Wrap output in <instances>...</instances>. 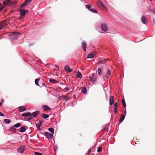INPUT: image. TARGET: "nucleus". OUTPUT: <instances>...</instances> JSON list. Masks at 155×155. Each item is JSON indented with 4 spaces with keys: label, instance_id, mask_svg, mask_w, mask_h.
<instances>
[{
    "label": "nucleus",
    "instance_id": "2",
    "mask_svg": "<svg viewBox=\"0 0 155 155\" xmlns=\"http://www.w3.org/2000/svg\"><path fill=\"white\" fill-rule=\"evenodd\" d=\"M9 23L8 20H6L4 21L0 22V29H3Z\"/></svg>",
    "mask_w": 155,
    "mask_h": 155
},
{
    "label": "nucleus",
    "instance_id": "31",
    "mask_svg": "<svg viewBox=\"0 0 155 155\" xmlns=\"http://www.w3.org/2000/svg\"><path fill=\"white\" fill-rule=\"evenodd\" d=\"M122 103L123 104V106L124 107H126V104L125 103V100L124 99H122Z\"/></svg>",
    "mask_w": 155,
    "mask_h": 155
},
{
    "label": "nucleus",
    "instance_id": "35",
    "mask_svg": "<svg viewBox=\"0 0 155 155\" xmlns=\"http://www.w3.org/2000/svg\"><path fill=\"white\" fill-rule=\"evenodd\" d=\"M90 11L91 12H93V13H97V11L94 9H90Z\"/></svg>",
    "mask_w": 155,
    "mask_h": 155
},
{
    "label": "nucleus",
    "instance_id": "36",
    "mask_svg": "<svg viewBox=\"0 0 155 155\" xmlns=\"http://www.w3.org/2000/svg\"><path fill=\"white\" fill-rule=\"evenodd\" d=\"M27 4V2L25 1L24 3L22 4L21 6H20L21 8H22L23 7H25L26 5Z\"/></svg>",
    "mask_w": 155,
    "mask_h": 155
},
{
    "label": "nucleus",
    "instance_id": "34",
    "mask_svg": "<svg viewBox=\"0 0 155 155\" xmlns=\"http://www.w3.org/2000/svg\"><path fill=\"white\" fill-rule=\"evenodd\" d=\"M97 72L98 75H100L101 74V71L100 68H98L97 70Z\"/></svg>",
    "mask_w": 155,
    "mask_h": 155
},
{
    "label": "nucleus",
    "instance_id": "18",
    "mask_svg": "<svg viewBox=\"0 0 155 155\" xmlns=\"http://www.w3.org/2000/svg\"><path fill=\"white\" fill-rule=\"evenodd\" d=\"M142 22L144 24H145L147 21V20L145 19L144 16H142L141 18Z\"/></svg>",
    "mask_w": 155,
    "mask_h": 155
},
{
    "label": "nucleus",
    "instance_id": "46",
    "mask_svg": "<svg viewBox=\"0 0 155 155\" xmlns=\"http://www.w3.org/2000/svg\"><path fill=\"white\" fill-rule=\"evenodd\" d=\"M153 23L155 24V20L153 19Z\"/></svg>",
    "mask_w": 155,
    "mask_h": 155
},
{
    "label": "nucleus",
    "instance_id": "32",
    "mask_svg": "<svg viewBox=\"0 0 155 155\" xmlns=\"http://www.w3.org/2000/svg\"><path fill=\"white\" fill-rule=\"evenodd\" d=\"M21 125V124L20 123H18L16 124H15V125H14V127H16V128H18V127H19Z\"/></svg>",
    "mask_w": 155,
    "mask_h": 155
},
{
    "label": "nucleus",
    "instance_id": "10",
    "mask_svg": "<svg viewBox=\"0 0 155 155\" xmlns=\"http://www.w3.org/2000/svg\"><path fill=\"white\" fill-rule=\"evenodd\" d=\"M114 97L113 96H111L110 98L109 104L110 105L113 104L114 102Z\"/></svg>",
    "mask_w": 155,
    "mask_h": 155
},
{
    "label": "nucleus",
    "instance_id": "9",
    "mask_svg": "<svg viewBox=\"0 0 155 155\" xmlns=\"http://www.w3.org/2000/svg\"><path fill=\"white\" fill-rule=\"evenodd\" d=\"M18 109L20 112H23L26 110V108L23 106H21L18 107Z\"/></svg>",
    "mask_w": 155,
    "mask_h": 155
},
{
    "label": "nucleus",
    "instance_id": "12",
    "mask_svg": "<svg viewBox=\"0 0 155 155\" xmlns=\"http://www.w3.org/2000/svg\"><path fill=\"white\" fill-rule=\"evenodd\" d=\"M101 29H108L107 25L105 23L102 24L101 25Z\"/></svg>",
    "mask_w": 155,
    "mask_h": 155
},
{
    "label": "nucleus",
    "instance_id": "42",
    "mask_svg": "<svg viewBox=\"0 0 155 155\" xmlns=\"http://www.w3.org/2000/svg\"><path fill=\"white\" fill-rule=\"evenodd\" d=\"M0 116L2 117H4V115L3 113L0 112Z\"/></svg>",
    "mask_w": 155,
    "mask_h": 155
},
{
    "label": "nucleus",
    "instance_id": "37",
    "mask_svg": "<svg viewBox=\"0 0 155 155\" xmlns=\"http://www.w3.org/2000/svg\"><path fill=\"white\" fill-rule=\"evenodd\" d=\"M86 8H87L90 11V9H91L90 8H91V6H90V5H86Z\"/></svg>",
    "mask_w": 155,
    "mask_h": 155
},
{
    "label": "nucleus",
    "instance_id": "44",
    "mask_svg": "<svg viewBox=\"0 0 155 155\" xmlns=\"http://www.w3.org/2000/svg\"><path fill=\"white\" fill-rule=\"evenodd\" d=\"M32 0H26L25 1L27 2H30L32 1Z\"/></svg>",
    "mask_w": 155,
    "mask_h": 155
},
{
    "label": "nucleus",
    "instance_id": "11",
    "mask_svg": "<svg viewBox=\"0 0 155 155\" xmlns=\"http://www.w3.org/2000/svg\"><path fill=\"white\" fill-rule=\"evenodd\" d=\"M82 48L84 52L86 51V48L87 46V44L85 41H83L82 42Z\"/></svg>",
    "mask_w": 155,
    "mask_h": 155
},
{
    "label": "nucleus",
    "instance_id": "48",
    "mask_svg": "<svg viewBox=\"0 0 155 155\" xmlns=\"http://www.w3.org/2000/svg\"><path fill=\"white\" fill-rule=\"evenodd\" d=\"M2 102H3V101H4V100H3V99H2Z\"/></svg>",
    "mask_w": 155,
    "mask_h": 155
},
{
    "label": "nucleus",
    "instance_id": "24",
    "mask_svg": "<svg viewBox=\"0 0 155 155\" xmlns=\"http://www.w3.org/2000/svg\"><path fill=\"white\" fill-rule=\"evenodd\" d=\"M87 89L85 87H84L82 88V89H81V92L85 94H86L87 92Z\"/></svg>",
    "mask_w": 155,
    "mask_h": 155
},
{
    "label": "nucleus",
    "instance_id": "6",
    "mask_svg": "<svg viewBox=\"0 0 155 155\" xmlns=\"http://www.w3.org/2000/svg\"><path fill=\"white\" fill-rule=\"evenodd\" d=\"M97 3L100 8H104L105 9H106V7L104 6V4L101 1H97Z\"/></svg>",
    "mask_w": 155,
    "mask_h": 155
},
{
    "label": "nucleus",
    "instance_id": "22",
    "mask_svg": "<svg viewBox=\"0 0 155 155\" xmlns=\"http://www.w3.org/2000/svg\"><path fill=\"white\" fill-rule=\"evenodd\" d=\"M20 130L19 131L21 133H23L25 132L26 130V129L25 127H21L20 128Z\"/></svg>",
    "mask_w": 155,
    "mask_h": 155
},
{
    "label": "nucleus",
    "instance_id": "30",
    "mask_svg": "<svg viewBox=\"0 0 155 155\" xmlns=\"http://www.w3.org/2000/svg\"><path fill=\"white\" fill-rule=\"evenodd\" d=\"M4 121L6 124H9L11 122L10 120L8 119H5Z\"/></svg>",
    "mask_w": 155,
    "mask_h": 155
},
{
    "label": "nucleus",
    "instance_id": "49",
    "mask_svg": "<svg viewBox=\"0 0 155 155\" xmlns=\"http://www.w3.org/2000/svg\"><path fill=\"white\" fill-rule=\"evenodd\" d=\"M153 12L154 13H155V10H154L153 11Z\"/></svg>",
    "mask_w": 155,
    "mask_h": 155
},
{
    "label": "nucleus",
    "instance_id": "45",
    "mask_svg": "<svg viewBox=\"0 0 155 155\" xmlns=\"http://www.w3.org/2000/svg\"><path fill=\"white\" fill-rule=\"evenodd\" d=\"M64 89L66 91H68L69 90V88L68 87H65Z\"/></svg>",
    "mask_w": 155,
    "mask_h": 155
},
{
    "label": "nucleus",
    "instance_id": "14",
    "mask_svg": "<svg viewBox=\"0 0 155 155\" xmlns=\"http://www.w3.org/2000/svg\"><path fill=\"white\" fill-rule=\"evenodd\" d=\"M76 76L78 78L81 79L82 78V75L81 73L79 71H78L76 73Z\"/></svg>",
    "mask_w": 155,
    "mask_h": 155
},
{
    "label": "nucleus",
    "instance_id": "51",
    "mask_svg": "<svg viewBox=\"0 0 155 155\" xmlns=\"http://www.w3.org/2000/svg\"><path fill=\"white\" fill-rule=\"evenodd\" d=\"M56 150V149H55V148H54V150Z\"/></svg>",
    "mask_w": 155,
    "mask_h": 155
},
{
    "label": "nucleus",
    "instance_id": "21",
    "mask_svg": "<svg viewBox=\"0 0 155 155\" xmlns=\"http://www.w3.org/2000/svg\"><path fill=\"white\" fill-rule=\"evenodd\" d=\"M94 56V54L92 53L89 54L87 57V58H92Z\"/></svg>",
    "mask_w": 155,
    "mask_h": 155
},
{
    "label": "nucleus",
    "instance_id": "27",
    "mask_svg": "<svg viewBox=\"0 0 155 155\" xmlns=\"http://www.w3.org/2000/svg\"><path fill=\"white\" fill-rule=\"evenodd\" d=\"M10 2V0H5L3 2V3L5 5H6L8 4Z\"/></svg>",
    "mask_w": 155,
    "mask_h": 155
},
{
    "label": "nucleus",
    "instance_id": "3",
    "mask_svg": "<svg viewBox=\"0 0 155 155\" xmlns=\"http://www.w3.org/2000/svg\"><path fill=\"white\" fill-rule=\"evenodd\" d=\"M25 146L23 145L18 147L17 149V151L18 153H23L26 150Z\"/></svg>",
    "mask_w": 155,
    "mask_h": 155
},
{
    "label": "nucleus",
    "instance_id": "47",
    "mask_svg": "<svg viewBox=\"0 0 155 155\" xmlns=\"http://www.w3.org/2000/svg\"><path fill=\"white\" fill-rule=\"evenodd\" d=\"M2 105V104L1 102H0V106Z\"/></svg>",
    "mask_w": 155,
    "mask_h": 155
},
{
    "label": "nucleus",
    "instance_id": "41",
    "mask_svg": "<svg viewBox=\"0 0 155 155\" xmlns=\"http://www.w3.org/2000/svg\"><path fill=\"white\" fill-rule=\"evenodd\" d=\"M3 7L2 6V3L0 2V12L3 9Z\"/></svg>",
    "mask_w": 155,
    "mask_h": 155
},
{
    "label": "nucleus",
    "instance_id": "13",
    "mask_svg": "<svg viewBox=\"0 0 155 155\" xmlns=\"http://www.w3.org/2000/svg\"><path fill=\"white\" fill-rule=\"evenodd\" d=\"M96 77L95 76H93L90 77V80L91 82H94L96 80Z\"/></svg>",
    "mask_w": 155,
    "mask_h": 155
},
{
    "label": "nucleus",
    "instance_id": "33",
    "mask_svg": "<svg viewBox=\"0 0 155 155\" xmlns=\"http://www.w3.org/2000/svg\"><path fill=\"white\" fill-rule=\"evenodd\" d=\"M39 81V79H36L35 80V83L36 85L37 86H39L38 83Z\"/></svg>",
    "mask_w": 155,
    "mask_h": 155
},
{
    "label": "nucleus",
    "instance_id": "28",
    "mask_svg": "<svg viewBox=\"0 0 155 155\" xmlns=\"http://www.w3.org/2000/svg\"><path fill=\"white\" fill-rule=\"evenodd\" d=\"M42 117L43 118L46 119L49 117V116L46 114H43L42 115Z\"/></svg>",
    "mask_w": 155,
    "mask_h": 155
},
{
    "label": "nucleus",
    "instance_id": "52",
    "mask_svg": "<svg viewBox=\"0 0 155 155\" xmlns=\"http://www.w3.org/2000/svg\"><path fill=\"white\" fill-rule=\"evenodd\" d=\"M65 91V92H68V91Z\"/></svg>",
    "mask_w": 155,
    "mask_h": 155
},
{
    "label": "nucleus",
    "instance_id": "25",
    "mask_svg": "<svg viewBox=\"0 0 155 155\" xmlns=\"http://www.w3.org/2000/svg\"><path fill=\"white\" fill-rule=\"evenodd\" d=\"M110 73L111 72L110 70H108L106 74V77L107 78H108L109 77V76L110 74Z\"/></svg>",
    "mask_w": 155,
    "mask_h": 155
},
{
    "label": "nucleus",
    "instance_id": "16",
    "mask_svg": "<svg viewBox=\"0 0 155 155\" xmlns=\"http://www.w3.org/2000/svg\"><path fill=\"white\" fill-rule=\"evenodd\" d=\"M42 107L45 110H47L50 109V107L46 105H43L42 106Z\"/></svg>",
    "mask_w": 155,
    "mask_h": 155
},
{
    "label": "nucleus",
    "instance_id": "39",
    "mask_svg": "<svg viewBox=\"0 0 155 155\" xmlns=\"http://www.w3.org/2000/svg\"><path fill=\"white\" fill-rule=\"evenodd\" d=\"M102 147H99L97 149V152H100L102 150Z\"/></svg>",
    "mask_w": 155,
    "mask_h": 155
},
{
    "label": "nucleus",
    "instance_id": "5",
    "mask_svg": "<svg viewBox=\"0 0 155 155\" xmlns=\"http://www.w3.org/2000/svg\"><path fill=\"white\" fill-rule=\"evenodd\" d=\"M45 135L49 139H52L53 137V135L51 133L48 132H45L44 133Z\"/></svg>",
    "mask_w": 155,
    "mask_h": 155
},
{
    "label": "nucleus",
    "instance_id": "40",
    "mask_svg": "<svg viewBox=\"0 0 155 155\" xmlns=\"http://www.w3.org/2000/svg\"><path fill=\"white\" fill-rule=\"evenodd\" d=\"M35 155H42V153L38 152H35Z\"/></svg>",
    "mask_w": 155,
    "mask_h": 155
},
{
    "label": "nucleus",
    "instance_id": "50",
    "mask_svg": "<svg viewBox=\"0 0 155 155\" xmlns=\"http://www.w3.org/2000/svg\"><path fill=\"white\" fill-rule=\"evenodd\" d=\"M56 150V149H55V148H54V150Z\"/></svg>",
    "mask_w": 155,
    "mask_h": 155
},
{
    "label": "nucleus",
    "instance_id": "1",
    "mask_svg": "<svg viewBox=\"0 0 155 155\" xmlns=\"http://www.w3.org/2000/svg\"><path fill=\"white\" fill-rule=\"evenodd\" d=\"M20 12L19 18L21 19L23 18L24 16L25 15L26 13L28 12V11L25 10L24 9L21 8L19 10Z\"/></svg>",
    "mask_w": 155,
    "mask_h": 155
},
{
    "label": "nucleus",
    "instance_id": "29",
    "mask_svg": "<svg viewBox=\"0 0 155 155\" xmlns=\"http://www.w3.org/2000/svg\"><path fill=\"white\" fill-rule=\"evenodd\" d=\"M48 130L52 134H53L54 132V130L53 128H49L48 129Z\"/></svg>",
    "mask_w": 155,
    "mask_h": 155
},
{
    "label": "nucleus",
    "instance_id": "43",
    "mask_svg": "<svg viewBox=\"0 0 155 155\" xmlns=\"http://www.w3.org/2000/svg\"><path fill=\"white\" fill-rule=\"evenodd\" d=\"M117 109L114 108V113H117Z\"/></svg>",
    "mask_w": 155,
    "mask_h": 155
},
{
    "label": "nucleus",
    "instance_id": "38",
    "mask_svg": "<svg viewBox=\"0 0 155 155\" xmlns=\"http://www.w3.org/2000/svg\"><path fill=\"white\" fill-rule=\"evenodd\" d=\"M118 104L117 102L115 103L114 104V108L117 109V107Z\"/></svg>",
    "mask_w": 155,
    "mask_h": 155
},
{
    "label": "nucleus",
    "instance_id": "8",
    "mask_svg": "<svg viewBox=\"0 0 155 155\" xmlns=\"http://www.w3.org/2000/svg\"><path fill=\"white\" fill-rule=\"evenodd\" d=\"M64 69L65 70L68 72H70L72 71V70L71 69L68 65L65 66L64 68Z\"/></svg>",
    "mask_w": 155,
    "mask_h": 155
},
{
    "label": "nucleus",
    "instance_id": "23",
    "mask_svg": "<svg viewBox=\"0 0 155 155\" xmlns=\"http://www.w3.org/2000/svg\"><path fill=\"white\" fill-rule=\"evenodd\" d=\"M125 117V115H124L123 114H121V115L120 117V121H121V122H122L124 119Z\"/></svg>",
    "mask_w": 155,
    "mask_h": 155
},
{
    "label": "nucleus",
    "instance_id": "4",
    "mask_svg": "<svg viewBox=\"0 0 155 155\" xmlns=\"http://www.w3.org/2000/svg\"><path fill=\"white\" fill-rule=\"evenodd\" d=\"M20 33L18 32H14L11 34V35L14 39H16L20 36Z\"/></svg>",
    "mask_w": 155,
    "mask_h": 155
},
{
    "label": "nucleus",
    "instance_id": "19",
    "mask_svg": "<svg viewBox=\"0 0 155 155\" xmlns=\"http://www.w3.org/2000/svg\"><path fill=\"white\" fill-rule=\"evenodd\" d=\"M49 81L50 83H58V81L55 79L50 78Z\"/></svg>",
    "mask_w": 155,
    "mask_h": 155
},
{
    "label": "nucleus",
    "instance_id": "26",
    "mask_svg": "<svg viewBox=\"0 0 155 155\" xmlns=\"http://www.w3.org/2000/svg\"><path fill=\"white\" fill-rule=\"evenodd\" d=\"M29 112L27 113H24L22 114V116L25 117H27L29 115Z\"/></svg>",
    "mask_w": 155,
    "mask_h": 155
},
{
    "label": "nucleus",
    "instance_id": "20",
    "mask_svg": "<svg viewBox=\"0 0 155 155\" xmlns=\"http://www.w3.org/2000/svg\"><path fill=\"white\" fill-rule=\"evenodd\" d=\"M39 113V112L38 111H36L32 113V115H33V117H37Z\"/></svg>",
    "mask_w": 155,
    "mask_h": 155
},
{
    "label": "nucleus",
    "instance_id": "53",
    "mask_svg": "<svg viewBox=\"0 0 155 155\" xmlns=\"http://www.w3.org/2000/svg\"><path fill=\"white\" fill-rule=\"evenodd\" d=\"M66 97H67L66 96L65 98H66Z\"/></svg>",
    "mask_w": 155,
    "mask_h": 155
},
{
    "label": "nucleus",
    "instance_id": "7",
    "mask_svg": "<svg viewBox=\"0 0 155 155\" xmlns=\"http://www.w3.org/2000/svg\"><path fill=\"white\" fill-rule=\"evenodd\" d=\"M29 115L27 117H25V119L27 120V121L28 120H30L31 119L33 118L32 114L29 112Z\"/></svg>",
    "mask_w": 155,
    "mask_h": 155
},
{
    "label": "nucleus",
    "instance_id": "17",
    "mask_svg": "<svg viewBox=\"0 0 155 155\" xmlns=\"http://www.w3.org/2000/svg\"><path fill=\"white\" fill-rule=\"evenodd\" d=\"M98 32L100 33H107L108 32V30H99Z\"/></svg>",
    "mask_w": 155,
    "mask_h": 155
},
{
    "label": "nucleus",
    "instance_id": "15",
    "mask_svg": "<svg viewBox=\"0 0 155 155\" xmlns=\"http://www.w3.org/2000/svg\"><path fill=\"white\" fill-rule=\"evenodd\" d=\"M42 124V123L40 121H39V122L38 123H37L36 124V126L38 130H41L40 127L41 126Z\"/></svg>",
    "mask_w": 155,
    "mask_h": 155
}]
</instances>
